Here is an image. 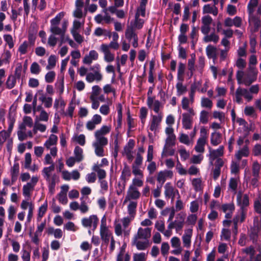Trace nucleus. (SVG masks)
Instances as JSON below:
<instances>
[{"label":"nucleus","mask_w":261,"mask_h":261,"mask_svg":"<svg viewBox=\"0 0 261 261\" xmlns=\"http://www.w3.org/2000/svg\"><path fill=\"white\" fill-rule=\"evenodd\" d=\"M57 58L56 56L51 55L48 59V64L46 67L47 70L53 69L56 65Z\"/></svg>","instance_id":"0e129e2a"},{"label":"nucleus","mask_w":261,"mask_h":261,"mask_svg":"<svg viewBox=\"0 0 261 261\" xmlns=\"http://www.w3.org/2000/svg\"><path fill=\"white\" fill-rule=\"evenodd\" d=\"M100 236L102 242L108 245L110 241L114 239L112 232L107 225L106 218L103 217L101 220Z\"/></svg>","instance_id":"20e7f679"},{"label":"nucleus","mask_w":261,"mask_h":261,"mask_svg":"<svg viewBox=\"0 0 261 261\" xmlns=\"http://www.w3.org/2000/svg\"><path fill=\"white\" fill-rule=\"evenodd\" d=\"M257 61L256 56H255L254 55H251L249 58V65L247 69H253L252 70H253L258 71L256 67V65L257 64Z\"/></svg>","instance_id":"052dcab7"},{"label":"nucleus","mask_w":261,"mask_h":261,"mask_svg":"<svg viewBox=\"0 0 261 261\" xmlns=\"http://www.w3.org/2000/svg\"><path fill=\"white\" fill-rule=\"evenodd\" d=\"M237 203L240 208H246L249 205L248 195L239 193L237 196Z\"/></svg>","instance_id":"aec40b11"},{"label":"nucleus","mask_w":261,"mask_h":261,"mask_svg":"<svg viewBox=\"0 0 261 261\" xmlns=\"http://www.w3.org/2000/svg\"><path fill=\"white\" fill-rule=\"evenodd\" d=\"M58 140L57 136L51 134L44 143V146L47 150H50V152L53 157H55L57 155L58 149L56 145Z\"/></svg>","instance_id":"0eeeda50"},{"label":"nucleus","mask_w":261,"mask_h":261,"mask_svg":"<svg viewBox=\"0 0 261 261\" xmlns=\"http://www.w3.org/2000/svg\"><path fill=\"white\" fill-rule=\"evenodd\" d=\"M84 5L75 4V8L73 11V16L75 19H85L86 13H83V7Z\"/></svg>","instance_id":"72a5a7b5"},{"label":"nucleus","mask_w":261,"mask_h":261,"mask_svg":"<svg viewBox=\"0 0 261 261\" xmlns=\"http://www.w3.org/2000/svg\"><path fill=\"white\" fill-rule=\"evenodd\" d=\"M33 125L32 118L30 116H24L22 119V122L19 125V129H24L26 130V127H32Z\"/></svg>","instance_id":"79ce46f5"},{"label":"nucleus","mask_w":261,"mask_h":261,"mask_svg":"<svg viewBox=\"0 0 261 261\" xmlns=\"http://www.w3.org/2000/svg\"><path fill=\"white\" fill-rule=\"evenodd\" d=\"M108 143L96 140L92 143V146L94 148V152L97 156L102 157L105 155L103 147Z\"/></svg>","instance_id":"6ab92c4d"},{"label":"nucleus","mask_w":261,"mask_h":261,"mask_svg":"<svg viewBox=\"0 0 261 261\" xmlns=\"http://www.w3.org/2000/svg\"><path fill=\"white\" fill-rule=\"evenodd\" d=\"M192 235V228H188L184 230V233L182 236V241L184 247L189 248L191 246Z\"/></svg>","instance_id":"412c9836"},{"label":"nucleus","mask_w":261,"mask_h":261,"mask_svg":"<svg viewBox=\"0 0 261 261\" xmlns=\"http://www.w3.org/2000/svg\"><path fill=\"white\" fill-rule=\"evenodd\" d=\"M208 113L205 110H202L200 113L199 121L202 124H206L208 121Z\"/></svg>","instance_id":"774afa93"},{"label":"nucleus","mask_w":261,"mask_h":261,"mask_svg":"<svg viewBox=\"0 0 261 261\" xmlns=\"http://www.w3.org/2000/svg\"><path fill=\"white\" fill-rule=\"evenodd\" d=\"M82 225L86 228L95 230L98 223V218L95 215H92L87 217L83 218L81 220Z\"/></svg>","instance_id":"f8f14e48"},{"label":"nucleus","mask_w":261,"mask_h":261,"mask_svg":"<svg viewBox=\"0 0 261 261\" xmlns=\"http://www.w3.org/2000/svg\"><path fill=\"white\" fill-rule=\"evenodd\" d=\"M179 218V219L175 220L174 221H173L175 225V229L176 232L181 230L185 223V218L183 216H182L180 214H179L177 218Z\"/></svg>","instance_id":"a18cd8bd"},{"label":"nucleus","mask_w":261,"mask_h":261,"mask_svg":"<svg viewBox=\"0 0 261 261\" xmlns=\"http://www.w3.org/2000/svg\"><path fill=\"white\" fill-rule=\"evenodd\" d=\"M74 158L77 162H80L84 159L83 150L79 146H76L73 151Z\"/></svg>","instance_id":"603ef678"},{"label":"nucleus","mask_w":261,"mask_h":261,"mask_svg":"<svg viewBox=\"0 0 261 261\" xmlns=\"http://www.w3.org/2000/svg\"><path fill=\"white\" fill-rule=\"evenodd\" d=\"M255 8H256V7L254 9L255 16L259 19V23H258L257 26L256 27V28L254 25L251 24L250 23V21L249 20V23L250 27H251V31L254 32L258 31L259 27L260 26V24H261L260 17V16L261 15V3L259 4V5L257 8V10L256 12H255ZM248 14L249 15V13H248Z\"/></svg>","instance_id":"c03bdc74"},{"label":"nucleus","mask_w":261,"mask_h":261,"mask_svg":"<svg viewBox=\"0 0 261 261\" xmlns=\"http://www.w3.org/2000/svg\"><path fill=\"white\" fill-rule=\"evenodd\" d=\"M132 218L129 217H124L121 220H116L114 222V230L115 234L117 236H120L123 233L124 236L129 235L130 230L126 228L129 225Z\"/></svg>","instance_id":"7ed1b4c3"},{"label":"nucleus","mask_w":261,"mask_h":261,"mask_svg":"<svg viewBox=\"0 0 261 261\" xmlns=\"http://www.w3.org/2000/svg\"><path fill=\"white\" fill-rule=\"evenodd\" d=\"M217 5L206 4L202 8L203 14H211L214 16H217L218 14V9L216 7Z\"/></svg>","instance_id":"473e14b6"},{"label":"nucleus","mask_w":261,"mask_h":261,"mask_svg":"<svg viewBox=\"0 0 261 261\" xmlns=\"http://www.w3.org/2000/svg\"><path fill=\"white\" fill-rule=\"evenodd\" d=\"M19 173V165L18 163H15L10 170V175L12 182H15Z\"/></svg>","instance_id":"58836bf2"},{"label":"nucleus","mask_w":261,"mask_h":261,"mask_svg":"<svg viewBox=\"0 0 261 261\" xmlns=\"http://www.w3.org/2000/svg\"><path fill=\"white\" fill-rule=\"evenodd\" d=\"M205 66V59L202 56H200L198 58V64L196 66V71L202 74L203 71V68Z\"/></svg>","instance_id":"13d9d810"},{"label":"nucleus","mask_w":261,"mask_h":261,"mask_svg":"<svg viewBox=\"0 0 261 261\" xmlns=\"http://www.w3.org/2000/svg\"><path fill=\"white\" fill-rule=\"evenodd\" d=\"M165 133L167 137L165 144L167 145H175L176 136L174 134V129L171 126H167L165 129Z\"/></svg>","instance_id":"bb28decb"},{"label":"nucleus","mask_w":261,"mask_h":261,"mask_svg":"<svg viewBox=\"0 0 261 261\" xmlns=\"http://www.w3.org/2000/svg\"><path fill=\"white\" fill-rule=\"evenodd\" d=\"M98 53L95 50H91L86 55L83 59V63L86 65H90L93 61H96L98 59Z\"/></svg>","instance_id":"a878e982"},{"label":"nucleus","mask_w":261,"mask_h":261,"mask_svg":"<svg viewBox=\"0 0 261 261\" xmlns=\"http://www.w3.org/2000/svg\"><path fill=\"white\" fill-rule=\"evenodd\" d=\"M101 116L99 114H95L91 120L87 122L86 127L89 130H93L96 128L97 125L101 123Z\"/></svg>","instance_id":"a211bd4d"},{"label":"nucleus","mask_w":261,"mask_h":261,"mask_svg":"<svg viewBox=\"0 0 261 261\" xmlns=\"http://www.w3.org/2000/svg\"><path fill=\"white\" fill-rule=\"evenodd\" d=\"M72 140L81 146H84L86 143V137L84 134L75 135L72 138Z\"/></svg>","instance_id":"4d7b16f0"},{"label":"nucleus","mask_w":261,"mask_h":261,"mask_svg":"<svg viewBox=\"0 0 261 261\" xmlns=\"http://www.w3.org/2000/svg\"><path fill=\"white\" fill-rule=\"evenodd\" d=\"M243 98L247 102H250L253 99V96L250 95L248 89L239 87L235 93L236 101L239 104H241L243 102Z\"/></svg>","instance_id":"423d86ee"},{"label":"nucleus","mask_w":261,"mask_h":261,"mask_svg":"<svg viewBox=\"0 0 261 261\" xmlns=\"http://www.w3.org/2000/svg\"><path fill=\"white\" fill-rule=\"evenodd\" d=\"M206 54L209 59H212L213 60H216L217 58V48L216 47L208 45L205 49Z\"/></svg>","instance_id":"f704fd0d"},{"label":"nucleus","mask_w":261,"mask_h":261,"mask_svg":"<svg viewBox=\"0 0 261 261\" xmlns=\"http://www.w3.org/2000/svg\"><path fill=\"white\" fill-rule=\"evenodd\" d=\"M100 49L103 54V59L106 62L110 63L114 61L115 54L108 49L107 44H102L100 46Z\"/></svg>","instance_id":"dca6fc26"},{"label":"nucleus","mask_w":261,"mask_h":261,"mask_svg":"<svg viewBox=\"0 0 261 261\" xmlns=\"http://www.w3.org/2000/svg\"><path fill=\"white\" fill-rule=\"evenodd\" d=\"M93 34L97 37H100L102 35L108 36L109 37H111V33L109 31H108L107 30L102 29L100 27H98L95 29Z\"/></svg>","instance_id":"bf43d9fd"},{"label":"nucleus","mask_w":261,"mask_h":261,"mask_svg":"<svg viewBox=\"0 0 261 261\" xmlns=\"http://www.w3.org/2000/svg\"><path fill=\"white\" fill-rule=\"evenodd\" d=\"M224 147L223 146H220L217 149H212L209 148V157L211 162H213L215 159H218L219 157L223 155Z\"/></svg>","instance_id":"393cba45"},{"label":"nucleus","mask_w":261,"mask_h":261,"mask_svg":"<svg viewBox=\"0 0 261 261\" xmlns=\"http://www.w3.org/2000/svg\"><path fill=\"white\" fill-rule=\"evenodd\" d=\"M111 130V126L110 125H102L99 129L95 132L94 136L95 140L108 143V140L105 136L108 134Z\"/></svg>","instance_id":"9b49d317"},{"label":"nucleus","mask_w":261,"mask_h":261,"mask_svg":"<svg viewBox=\"0 0 261 261\" xmlns=\"http://www.w3.org/2000/svg\"><path fill=\"white\" fill-rule=\"evenodd\" d=\"M39 100L41 101L45 108H49L51 107L53 99L50 97H47L46 95L41 97H39Z\"/></svg>","instance_id":"680f3d73"},{"label":"nucleus","mask_w":261,"mask_h":261,"mask_svg":"<svg viewBox=\"0 0 261 261\" xmlns=\"http://www.w3.org/2000/svg\"><path fill=\"white\" fill-rule=\"evenodd\" d=\"M222 136L220 133L214 132L211 136V143L214 146H217L221 143Z\"/></svg>","instance_id":"09e8293b"},{"label":"nucleus","mask_w":261,"mask_h":261,"mask_svg":"<svg viewBox=\"0 0 261 261\" xmlns=\"http://www.w3.org/2000/svg\"><path fill=\"white\" fill-rule=\"evenodd\" d=\"M258 0H250L247 7L248 12L249 14V21L252 25L256 28L259 23V19L255 16L254 9L257 6Z\"/></svg>","instance_id":"1a4fd4ad"},{"label":"nucleus","mask_w":261,"mask_h":261,"mask_svg":"<svg viewBox=\"0 0 261 261\" xmlns=\"http://www.w3.org/2000/svg\"><path fill=\"white\" fill-rule=\"evenodd\" d=\"M173 176V173L171 170L161 171L158 173L156 180L162 186L165 182L167 178H172Z\"/></svg>","instance_id":"4be33fe9"},{"label":"nucleus","mask_w":261,"mask_h":261,"mask_svg":"<svg viewBox=\"0 0 261 261\" xmlns=\"http://www.w3.org/2000/svg\"><path fill=\"white\" fill-rule=\"evenodd\" d=\"M130 176L131 171L129 167L127 165L124 166L122 170L121 175L120 176V179L123 181L124 185L129 179Z\"/></svg>","instance_id":"e433bc0d"},{"label":"nucleus","mask_w":261,"mask_h":261,"mask_svg":"<svg viewBox=\"0 0 261 261\" xmlns=\"http://www.w3.org/2000/svg\"><path fill=\"white\" fill-rule=\"evenodd\" d=\"M249 150L247 144L242 147H240L234 154L235 158L238 161H240L242 158L247 157L249 155Z\"/></svg>","instance_id":"c85d7f7f"},{"label":"nucleus","mask_w":261,"mask_h":261,"mask_svg":"<svg viewBox=\"0 0 261 261\" xmlns=\"http://www.w3.org/2000/svg\"><path fill=\"white\" fill-rule=\"evenodd\" d=\"M163 118V113H159V114L152 115L148 125L149 130L153 132L154 133L158 132Z\"/></svg>","instance_id":"ddd939ff"},{"label":"nucleus","mask_w":261,"mask_h":261,"mask_svg":"<svg viewBox=\"0 0 261 261\" xmlns=\"http://www.w3.org/2000/svg\"><path fill=\"white\" fill-rule=\"evenodd\" d=\"M125 37L130 42L134 47L138 46V37L135 31L132 30V28H127L125 31Z\"/></svg>","instance_id":"4468645a"},{"label":"nucleus","mask_w":261,"mask_h":261,"mask_svg":"<svg viewBox=\"0 0 261 261\" xmlns=\"http://www.w3.org/2000/svg\"><path fill=\"white\" fill-rule=\"evenodd\" d=\"M173 145H167V144H165L162 153V156L173 155L175 151L171 147Z\"/></svg>","instance_id":"6e6d98bb"},{"label":"nucleus","mask_w":261,"mask_h":261,"mask_svg":"<svg viewBox=\"0 0 261 261\" xmlns=\"http://www.w3.org/2000/svg\"><path fill=\"white\" fill-rule=\"evenodd\" d=\"M151 228L149 227L138 228L137 233L134 237L142 239V240H148L151 237Z\"/></svg>","instance_id":"b1692460"},{"label":"nucleus","mask_w":261,"mask_h":261,"mask_svg":"<svg viewBox=\"0 0 261 261\" xmlns=\"http://www.w3.org/2000/svg\"><path fill=\"white\" fill-rule=\"evenodd\" d=\"M196 56L194 54L191 55V58L188 60V68L190 73V77L194 75L195 71L196 70V66H195Z\"/></svg>","instance_id":"ea45409f"},{"label":"nucleus","mask_w":261,"mask_h":261,"mask_svg":"<svg viewBox=\"0 0 261 261\" xmlns=\"http://www.w3.org/2000/svg\"><path fill=\"white\" fill-rule=\"evenodd\" d=\"M102 79V75L99 71L90 72L86 74V80L88 83H92L94 81L99 82Z\"/></svg>","instance_id":"2f4dec72"},{"label":"nucleus","mask_w":261,"mask_h":261,"mask_svg":"<svg viewBox=\"0 0 261 261\" xmlns=\"http://www.w3.org/2000/svg\"><path fill=\"white\" fill-rule=\"evenodd\" d=\"M140 195L141 194L138 188L129 186L124 199V202L133 200H137L140 198Z\"/></svg>","instance_id":"2eb2a0df"},{"label":"nucleus","mask_w":261,"mask_h":261,"mask_svg":"<svg viewBox=\"0 0 261 261\" xmlns=\"http://www.w3.org/2000/svg\"><path fill=\"white\" fill-rule=\"evenodd\" d=\"M219 40V37L215 33H212L210 34H207L204 35L203 40L205 43L213 42L214 43H217Z\"/></svg>","instance_id":"de8ad7c7"},{"label":"nucleus","mask_w":261,"mask_h":261,"mask_svg":"<svg viewBox=\"0 0 261 261\" xmlns=\"http://www.w3.org/2000/svg\"><path fill=\"white\" fill-rule=\"evenodd\" d=\"M20 207L23 210H27L28 209L25 224L29 223L31 221L33 217V213L35 209L34 203L30 200V199L25 198V199L22 200L20 204Z\"/></svg>","instance_id":"6e6552de"},{"label":"nucleus","mask_w":261,"mask_h":261,"mask_svg":"<svg viewBox=\"0 0 261 261\" xmlns=\"http://www.w3.org/2000/svg\"><path fill=\"white\" fill-rule=\"evenodd\" d=\"M48 207L47 202L46 200L43 204H42L38 209L37 215V220L40 221L42 218L47 211Z\"/></svg>","instance_id":"5fc2aeb1"},{"label":"nucleus","mask_w":261,"mask_h":261,"mask_svg":"<svg viewBox=\"0 0 261 261\" xmlns=\"http://www.w3.org/2000/svg\"><path fill=\"white\" fill-rule=\"evenodd\" d=\"M46 125L39 123L38 121V117L37 116L35 119V122L33 129L34 133L36 134L38 131H39L41 133H43L46 130Z\"/></svg>","instance_id":"864d4df0"},{"label":"nucleus","mask_w":261,"mask_h":261,"mask_svg":"<svg viewBox=\"0 0 261 261\" xmlns=\"http://www.w3.org/2000/svg\"><path fill=\"white\" fill-rule=\"evenodd\" d=\"M244 113L247 116L251 117H254L256 116L255 109L252 106H246L244 108Z\"/></svg>","instance_id":"69168bd1"},{"label":"nucleus","mask_w":261,"mask_h":261,"mask_svg":"<svg viewBox=\"0 0 261 261\" xmlns=\"http://www.w3.org/2000/svg\"><path fill=\"white\" fill-rule=\"evenodd\" d=\"M147 104L148 107L152 109L154 112L157 114H159V113H163L160 112V109L162 108L163 106L158 100H155L154 97L150 96H148Z\"/></svg>","instance_id":"f3484780"},{"label":"nucleus","mask_w":261,"mask_h":261,"mask_svg":"<svg viewBox=\"0 0 261 261\" xmlns=\"http://www.w3.org/2000/svg\"><path fill=\"white\" fill-rule=\"evenodd\" d=\"M143 185V177H135L132 180V183L129 187L134 188L141 187Z\"/></svg>","instance_id":"e2e57ef3"},{"label":"nucleus","mask_w":261,"mask_h":261,"mask_svg":"<svg viewBox=\"0 0 261 261\" xmlns=\"http://www.w3.org/2000/svg\"><path fill=\"white\" fill-rule=\"evenodd\" d=\"M206 142L207 141L203 139H198L194 147L195 151L198 153H203L205 150L204 146Z\"/></svg>","instance_id":"3c124183"},{"label":"nucleus","mask_w":261,"mask_h":261,"mask_svg":"<svg viewBox=\"0 0 261 261\" xmlns=\"http://www.w3.org/2000/svg\"><path fill=\"white\" fill-rule=\"evenodd\" d=\"M62 174L63 178L66 180H70L71 179L76 180L80 177V173L76 170H73L71 172L68 171H63Z\"/></svg>","instance_id":"c756f323"},{"label":"nucleus","mask_w":261,"mask_h":261,"mask_svg":"<svg viewBox=\"0 0 261 261\" xmlns=\"http://www.w3.org/2000/svg\"><path fill=\"white\" fill-rule=\"evenodd\" d=\"M65 15L64 12H61L50 20V31L54 35L60 36L62 43H68L71 39L69 35H65V33L69 25V21L67 19H64L62 21Z\"/></svg>","instance_id":"f257e3e1"},{"label":"nucleus","mask_w":261,"mask_h":261,"mask_svg":"<svg viewBox=\"0 0 261 261\" xmlns=\"http://www.w3.org/2000/svg\"><path fill=\"white\" fill-rule=\"evenodd\" d=\"M38 180L39 178L37 176H33L31 177V181L23 186L22 192V195L25 198L31 199Z\"/></svg>","instance_id":"39448f33"},{"label":"nucleus","mask_w":261,"mask_h":261,"mask_svg":"<svg viewBox=\"0 0 261 261\" xmlns=\"http://www.w3.org/2000/svg\"><path fill=\"white\" fill-rule=\"evenodd\" d=\"M221 208L222 211L225 213V218L229 219L231 217L232 214L234 211L235 207L233 203L223 204Z\"/></svg>","instance_id":"7c9ffc66"},{"label":"nucleus","mask_w":261,"mask_h":261,"mask_svg":"<svg viewBox=\"0 0 261 261\" xmlns=\"http://www.w3.org/2000/svg\"><path fill=\"white\" fill-rule=\"evenodd\" d=\"M132 244L136 246L139 250H144L148 246V241L147 240L134 237L132 240Z\"/></svg>","instance_id":"cd10ccee"},{"label":"nucleus","mask_w":261,"mask_h":261,"mask_svg":"<svg viewBox=\"0 0 261 261\" xmlns=\"http://www.w3.org/2000/svg\"><path fill=\"white\" fill-rule=\"evenodd\" d=\"M164 189V194L166 198H171L173 200L176 194H178V190L175 189L170 182L166 183Z\"/></svg>","instance_id":"5701e85b"},{"label":"nucleus","mask_w":261,"mask_h":261,"mask_svg":"<svg viewBox=\"0 0 261 261\" xmlns=\"http://www.w3.org/2000/svg\"><path fill=\"white\" fill-rule=\"evenodd\" d=\"M143 23L144 20L143 19L135 16V20L131 21L130 24L127 28H132V30L136 31V30L141 29L143 27Z\"/></svg>","instance_id":"a19ab883"},{"label":"nucleus","mask_w":261,"mask_h":261,"mask_svg":"<svg viewBox=\"0 0 261 261\" xmlns=\"http://www.w3.org/2000/svg\"><path fill=\"white\" fill-rule=\"evenodd\" d=\"M201 106L202 108L211 109L213 107V102L208 98L202 97L201 99Z\"/></svg>","instance_id":"338daca9"},{"label":"nucleus","mask_w":261,"mask_h":261,"mask_svg":"<svg viewBox=\"0 0 261 261\" xmlns=\"http://www.w3.org/2000/svg\"><path fill=\"white\" fill-rule=\"evenodd\" d=\"M252 69H247L245 72L242 70H238L236 74L238 84L249 86L255 82L257 78L258 71Z\"/></svg>","instance_id":"f03ea898"},{"label":"nucleus","mask_w":261,"mask_h":261,"mask_svg":"<svg viewBox=\"0 0 261 261\" xmlns=\"http://www.w3.org/2000/svg\"><path fill=\"white\" fill-rule=\"evenodd\" d=\"M31 46L30 43L28 42L27 41H24L19 45L18 48V51L20 53V55H24L27 54L31 49Z\"/></svg>","instance_id":"49530a36"},{"label":"nucleus","mask_w":261,"mask_h":261,"mask_svg":"<svg viewBox=\"0 0 261 261\" xmlns=\"http://www.w3.org/2000/svg\"><path fill=\"white\" fill-rule=\"evenodd\" d=\"M192 185L196 191H202L204 184L201 178H195L192 180Z\"/></svg>","instance_id":"37998d69"},{"label":"nucleus","mask_w":261,"mask_h":261,"mask_svg":"<svg viewBox=\"0 0 261 261\" xmlns=\"http://www.w3.org/2000/svg\"><path fill=\"white\" fill-rule=\"evenodd\" d=\"M84 19H74L72 22V27L70 30V32H80V29L84 27Z\"/></svg>","instance_id":"c9c22d12"},{"label":"nucleus","mask_w":261,"mask_h":261,"mask_svg":"<svg viewBox=\"0 0 261 261\" xmlns=\"http://www.w3.org/2000/svg\"><path fill=\"white\" fill-rule=\"evenodd\" d=\"M46 181L47 182L49 191L51 193L54 194L55 192V188L56 183L59 181V178L56 174H53V177H50L48 179H46Z\"/></svg>","instance_id":"4c0bfd02"},{"label":"nucleus","mask_w":261,"mask_h":261,"mask_svg":"<svg viewBox=\"0 0 261 261\" xmlns=\"http://www.w3.org/2000/svg\"><path fill=\"white\" fill-rule=\"evenodd\" d=\"M55 168V166H50L49 167H44L43 169L42 173L45 180L48 179L53 177V174H52L51 173L54 171Z\"/></svg>","instance_id":"8fccbe9b"},{"label":"nucleus","mask_w":261,"mask_h":261,"mask_svg":"<svg viewBox=\"0 0 261 261\" xmlns=\"http://www.w3.org/2000/svg\"><path fill=\"white\" fill-rule=\"evenodd\" d=\"M196 113L194 110H190V113H183L182 114V127L185 129H190L192 127L193 117Z\"/></svg>","instance_id":"9d476101"}]
</instances>
